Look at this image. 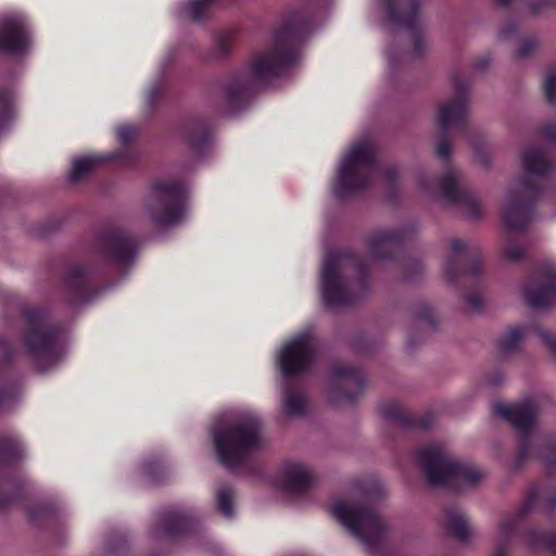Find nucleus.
Instances as JSON below:
<instances>
[{
  "label": "nucleus",
  "mask_w": 556,
  "mask_h": 556,
  "mask_svg": "<svg viewBox=\"0 0 556 556\" xmlns=\"http://www.w3.org/2000/svg\"><path fill=\"white\" fill-rule=\"evenodd\" d=\"M309 17L302 10H290L273 38L270 47L252 54L249 71L258 84L280 77L299 61V46L309 31Z\"/></svg>",
  "instance_id": "7ed1b4c3"
},
{
  "label": "nucleus",
  "mask_w": 556,
  "mask_h": 556,
  "mask_svg": "<svg viewBox=\"0 0 556 556\" xmlns=\"http://www.w3.org/2000/svg\"><path fill=\"white\" fill-rule=\"evenodd\" d=\"M505 379V376L503 374L502 370H495L493 374H491L488 378H486V381L490 386L492 387H497L500 386Z\"/></svg>",
  "instance_id": "8fccbe9b"
},
{
  "label": "nucleus",
  "mask_w": 556,
  "mask_h": 556,
  "mask_svg": "<svg viewBox=\"0 0 556 556\" xmlns=\"http://www.w3.org/2000/svg\"><path fill=\"white\" fill-rule=\"evenodd\" d=\"M500 7H507L511 0H493Z\"/></svg>",
  "instance_id": "6e6d98bb"
},
{
  "label": "nucleus",
  "mask_w": 556,
  "mask_h": 556,
  "mask_svg": "<svg viewBox=\"0 0 556 556\" xmlns=\"http://www.w3.org/2000/svg\"><path fill=\"white\" fill-rule=\"evenodd\" d=\"M540 135L556 144V124L549 123L540 128Z\"/></svg>",
  "instance_id": "09e8293b"
},
{
  "label": "nucleus",
  "mask_w": 556,
  "mask_h": 556,
  "mask_svg": "<svg viewBox=\"0 0 556 556\" xmlns=\"http://www.w3.org/2000/svg\"><path fill=\"white\" fill-rule=\"evenodd\" d=\"M128 154L126 151H115L103 154H93L77 159L73 163L72 170L68 179L71 181H78L88 175L96 166L110 162L127 161Z\"/></svg>",
  "instance_id": "c85d7f7f"
},
{
  "label": "nucleus",
  "mask_w": 556,
  "mask_h": 556,
  "mask_svg": "<svg viewBox=\"0 0 556 556\" xmlns=\"http://www.w3.org/2000/svg\"><path fill=\"white\" fill-rule=\"evenodd\" d=\"M22 345L38 371L54 367L62 358V325L47 306H26L22 311Z\"/></svg>",
  "instance_id": "39448f33"
},
{
  "label": "nucleus",
  "mask_w": 556,
  "mask_h": 556,
  "mask_svg": "<svg viewBox=\"0 0 556 556\" xmlns=\"http://www.w3.org/2000/svg\"><path fill=\"white\" fill-rule=\"evenodd\" d=\"M406 279L415 280L420 276L424 271L422 263L417 258H407L405 262Z\"/></svg>",
  "instance_id": "c03bdc74"
},
{
  "label": "nucleus",
  "mask_w": 556,
  "mask_h": 556,
  "mask_svg": "<svg viewBox=\"0 0 556 556\" xmlns=\"http://www.w3.org/2000/svg\"><path fill=\"white\" fill-rule=\"evenodd\" d=\"M527 330L528 329L525 327H510L506 333L497 339L496 346L498 353L503 356H507L516 352Z\"/></svg>",
  "instance_id": "f704fd0d"
},
{
  "label": "nucleus",
  "mask_w": 556,
  "mask_h": 556,
  "mask_svg": "<svg viewBox=\"0 0 556 556\" xmlns=\"http://www.w3.org/2000/svg\"><path fill=\"white\" fill-rule=\"evenodd\" d=\"M94 248L105 266L118 275H125L135 263L138 241L124 229L108 227L97 233Z\"/></svg>",
  "instance_id": "ddd939ff"
},
{
  "label": "nucleus",
  "mask_w": 556,
  "mask_h": 556,
  "mask_svg": "<svg viewBox=\"0 0 556 556\" xmlns=\"http://www.w3.org/2000/svg\"><path fill=\"white\" fill-rule=\"evenodd\" d=\"M539 505H543L544 513L552 516L556 508V490H543L532 486L521 507L514 515L503 518L498 526V541L493 556H508L511 540L517 535L525 518Z\"/></svg>",
  "instance_id": "2eb2a0df"
},
{
  "label": "nucleus",
  "mask_w": 556,
  "mask_h": 556,
  "mask_svg": "<svg viewBox=\"0 0 556 556\" xmlns=\"http://www.w3.org/2000/svg\"><path fill=\"white\" fill-rule=\"evenodd\" d=\"M236 0H189L185 11L194 23H201L208 18L210 11L213 7L222 4L226 5Z\"/></svg>",
  "instance_id": "72a5a7b5"
},
{
  "label": "nucleus",
  "mask_w": 556,
  "mask_h": 556,
  "mask_svg": "<svg viewBox=\"0 0 556 556\" xmlns=\"http://www.w3.org/2000/svg\"><path fill=\"white\" fill-rule=\"evenodd\" d=\"M233 497V489L228 484L220 486L216 492L217 509L226 518H232L235 515Z\"/></svg>",
  "instance_id": "e433bc0d"
},
{
  "label": "nucleus",
  "mask_w": 556,
  "mask_h": 556,
  "mask_svg": "<svg viewBox=\"0 0 556 556\" xmlns=\"http://www.w3.org/2000/svg\"><path fill=\"white\" fill-rule=\"evenodd\" d=\"M380 414L403 429H428L432 426L434 418L431 413L416 416L406 412L399 402L391 401L380 405Z\"/></svg>",
  "instance_id": "bb28decb"
},
{
  "label": "nucleus",
  "mask_w": 556,
  "mask_h": 556,
  "mask_svg": "<svg viewBox=\"0 0 556 556\" xmlns=\"http://www.w3.org/2000/svg\"><path fill=\"white\" fill-rule=\"evenodd\" d=\"M329 400L332 403H354L363 394L365 377L363 371L349 364H334L330 370Z\"/></svg>",
  "instance_id": "412c9836"
},
{
  "label": "nucleus",
  "mask_w": 556,
  "mask_h": 556,
  "mask_svg": "<svg viewBox=\"0 0 556 556\" xmlns=\"http://www.w3.org/2000/svg\"><path fill=\"white\" fill-rule=\"evenodd\" d=\"M536 46V40L534 38H529L518 47L515 52V56L518 59L527 58L534 52Z\"/></svg>",
  "instance_id": "49530a36"
},
{
  "label": "nucleus",
  "mask_w": 556,
  "mask_h": 556,
  "mask_svg": "<svg viewBox=\"0 0 556 556\" xmlns=\"http://www.w3.org/2000/svg\"><path fill=\"white\" fill-rule=\"evenodd\" d=\"M502 254L505 260L510 262L520 261L526 257L525 249L513 242H509L503 248Z\"/></svg>",
  "instance_id": "58836bf2"
},
{
  "label": "nucleus",
  "mask_w": 556,
  "mask_h": 556,
  "mask_svg": "<svg viewBox=\"0 0 556 556\" xmlns=\"http://www.w3.org/2000/svg\"><path fill=\"white\" fill-rule=\"evenodd\" d=\"M28 43L29 34L23 18L10 16L0 22V51L22 54L27 50Z\"/></svg>",
  "instance_id": "a878e982"
},
{
  "label": "nucleus",
  "mask_w": 556,
  "mask_h": 556,
  "mask_svg": "<svg viewBox=\"0 0 556 556\" xmlns=\"http://www.w3.org/2000/svg\"><path fill=\"white\" fill-rule=\"evenodd\" d=\"M415 318L421 321H425L430 327H435L437 321L433 316L432 309L427 304H421L415 312Z\"/></svg>",
  "instance_id": "a18cd8bd"
},
{
  "label": "nucleus",
  "mask_w": 556,
  "mask_h": 556,
  "mask_svg": "<svg viewBox=\"0 0 556 556\" xmlns=\"http://www.w3.org/2000/svg\"><path fill=\"white\" fill-rule=\"evenodd\" d=\"M281 475V489L288 493L305 494L312 488L313 471L304 465L287 463Z\"/></svg>",
  "instance_id": "cd10ccee"
},
{
  "label": "nucleus",
  "mask_w": 556,
  "mask_h": 556,
  "mask_svg": "<svg viewBox=\"0 0 556 556\" xmlns=\"http://www.w3.org/2000/svg\"><path fill=\"white\" fill-rule=\"evenodd\" d=\"M380 5L389 24L409 31L414 54L421 56L425 52V40L419 25L420 0H380Z\"/></svg>",
  "instance_id": "6ab92c4d"
},
{
  "label": "nucleus",
  "mask_w": 556,
  "mask_h": 556,
  "mask_svg": "<svg viewBox=\"0 0 556 556\" xmlns=\"http://www.w3.org/2000/svg\"><path fill=\"white\" fill-rule=\"evenodd\" d=\"M520 538L530 549H545L551 554H556V531H540L534 527H530L520 532Z\"/></svg>",
  "instance_id": "2f4dec72"
},
{
  "label": "nucleus",
  "mask_w": 556,
  "mask_h": 556,
  "mask_svg": "<svg viewBox=\"0 0 556 556\" xmlns=\"http://www.w3.org/2000/svg\"><path fill=\"white\" fill-rule=\"evenodd\" d=\"M525 174L507 194L503 210V224L509 231H525L531 224L536 204L545 198H556V166L541 147L521 152Z\"/></svg>",
  "instance_id": "f257e3e1"
},
{
  "label": "nucleus",
  "mask_w": 556,
  "mask_h": 556,
  "mask_svg": "<svg viewBox=\"0 0 556 556\" xmlns=\"http://www.w3.org/2000/svg\"><path fill=\"white\" fill-rule=\"evenodd\" d=\"M409 232L404 229H382L369 233L366 245L369 254L377 260H393L404 248Z\"/></svg>",
  "instance_id": "b1692460"
},
{
  "label": "nucleus",
  "mask_w": 556,
  "mask_h": 556,
  "mask_svg": "<svg viewBox=\"0 0 556 556\" xmlns=\"http://www.w3.org/2000/svg\"><path fill=\"white\" fill-rule=\"evenodd\" d=\"M188 188L180 179H159L151 185L149 211L159 226L178 224L185 214Z\"/></svg>",
  "instance_id": "f8f14e48"
},
{
  "label": "nucleus",
  "mask_w": 556,
  "mask_h": 556,
  "mask_svg": "<svg viewBox=\"0 0 556 556\" xmlns=\"http://www.w3.org/2000/svg\"><path fill=\"white\" fill-rule=\"evenodd\" d=\"M517 33V25L515 23H508L501 29V37L504 39L511 38Z\"/></svg>",
  "instance_id": "3c124183"
},
{
  "label": "nucleus",
  "mask_w": 556,
  "mask_h": 556,
  "mask_svg": "<svg viewBox=\"0 0 556 556\" xmlns=\"http://www.w3.org/2000/svg\"><path fill=\"white\" fill-rule=\"evenodd\" d=\"M162 89L160 86H154L149 90L148 101L150 105H154L159 98L161 97Z\"/></svg>",
  "instance_id": "603ef678"
},
{
  "label": "nucleus",
  "mask_w": 556,
  "mask_h": 556,
  "mask_svg": "<svg viewBox=\"0 0 556 556\" xmlns=\"http://www.w3.org/2000/svg\"><path fill=\"white\" fill-rule=\"evenodd\" d=\"M200 530L199 520L191 511L166 508L157 513L153 532L155 536L179 540Z\"/></svg>",
  "instance_id": "4be33fe9"
},
{
  "label": "nucleus",
  "mask_w": 556,
  "mask_h": 556,
  "mask_svg": "<svg viewBox=\"0 0 556 556\" xmlns=\"http://www.w3.org/2000/svg\"><path fill=\"white\" fill-rule=\"evenodd\" d=\"M109 554H110V556H114L115 552L112 548H110Z\"/></svg>",
  "instance_id": "13d9d810"
},
{
  "label": "nucleus",
  "mask_w": 556,
  "mask_h": 556,
  "mask_svg": "<svg viewBox=\"0 0 556 556\" xmlns=\"http://www.w3.org/2000/svg\"><path fill=\"white\" fill-rule=\"evenodd\" d=\"M383 175L390 185H394L397 179V170L394 167H388L384 169Z\"/></svg>",
  "instance_id": "864d4df0"
},
{
  "label": "nucleus",
  "mask_w": 556,
  "mask_h": 556,
  "mask_svg": "<svg viewBox=\"0 0 556 556\" xmlns=\"http://www.w3.org/2000/svg\"><path fill=\"white\" fill-rule=\"evenodd\" d=\"M495 415L508 421L518 433V453L514 469H520L531 457L540 458L549 477L556 471V440L553 437L536 438L532 442L531 431L536 419V405L531 399L516 404L495 403L492 407Z\"/></svg>",
  "instance_id": "20e7f679"
},
{
  "label": "nucleus",
  "mask_w": 556,
  "mask_h": 556,
  "mask_svg": "<svg viewBox=\"0 0 556 556\" xmlns=\"http://www.w3.org/2000/svg\"><path fill=\"white\" fill-rule=\"evenodd\" d=\"M330 513L354 536L361 540L371 554L379 556L387 528L375 509L365 506H350L343 501H338L331 505Z\"/></svg>",
  "instance_id": "9b49d317"
},
{
  "label": "nucleus",
  "mask_w": 556,
  "mask_h": 556,
  "mask_svg": "<svg viewBox=\"0 0 556 556\" xmlns=\"http://www.w3.org/2000/svg\"><path fill=\"white\" fill-rule=\"evenodd\" d=\"M444 527L450 536L466 542L471 536L469 520L456 506L443 509Z\"/></svg>",
  "instance_id": "c756f323"
},
{
  "label": "nucleus",
  "mask_w": 556,
  "mask_h": 556,
  "mask_svg": "<svg viewBox=\"0 0 556 556\" xmlns=\"http://www.w3.org/2000/svg\"><path fill=\"white\" fill-rule=\"evenodd\" d=\"M181 137L193 154L202 156L212 146L213 128L207 118L192 116L182 125Z\"/></svg>",
  "instance_id": "393cba45"
},
{
  "label": "nucleus",
  "mask_w": 556,
  "mask_h": 556,
  "mask_svg": "<svg viewBox=\"0 0 556 556\" xmlns=\"http://www.w3.org/2000/svg\"><path fill=\"white\" fill-rule=\"evenodd\" d=\"M24 456V446L16 435H0V509L24 498L29 482L17 468Z\"/></svg>",
  "instance_id": "9d476101"
},
{
  "label": "nucleus",
  "mask_w": 556,
  "mask_h": 556,
  "mask_svg": "<svg viewBox=\"0 0 556 556\" xmlns=\"http://www.w3.org/2000/svg\"><path fill=\"white\" fill-rule=\"evenodd\" d=\"M262 421L255 415L238 419L212 430L218 462L230 470L245 465L253 452L262 446Z\"/></svg>",
  "instance_id": "423d86ee"
},
{
  "label": "nucleus",
  "mask_w": 556,
  "mask_h": 556,
  "mask_svg": "<svg viewBox=\"0 0 556 556\" xmlns=\"http://www.w3.org/2000/svg\"><path fill=\"white\" fill-rule=\"evenodd\" d=\"M117 549L118 552L116 553L117 556H119L121 553H123L124 551H126L127 546H126V541L122 538H118V541H117Z\"/></svg>",
  "instance_id": "5fc2aeb1"
},
{
  "label": "nucleus",
  "mask_w": 556,
  "mask_h": 556,
  "mask_svg": "<svg viewBox=\"0 0 556 556\" xmlns=\"http://www.w3.org/2000/svg\"><path fill=\"white\" fill-rule=\"evenodd\" d=\"M451 254L443 265V275L451 285H458L460 279L470 282L471 290L463 298L467 305L476 312L482 309L483 299L478 291L483 275L482 251L477 244H468L462 239H452Z\"/></svg>",
  "instance_id": "1a4fd4ad"
},
{
  "label": "nucleus",
  "mask_w": 556,
  "mask_h": 556,
  "mask_svg": "<svg viewBox=\"0 0 556 556\" xmlns=\"http://www.w3.org/2000/svg\"><path fill=\"white\" fill-rule=\"evenodd\" d=\"M22 378L11 343L0 336V408L17 399Z\"/></svg>",
  "instance_id": "5701e85b"
},
{
  "label": "nucleus",
  "mask_w": 556,
  "mask_h": 556,
  "mask_svg": "<svg viewBox=\"0 0 556 556\" xmlns=\"http://www.w3.org/2000/svg\"><path fill=\"white\" fill-rule=\"evenodd\" d=\"M419 186L427 191L435 189L440 198L446 203L464 207L467 215L471 218L479 217V201L470 189L459 186L458 174L454 168L448 167L445 175L437 177L431 181L420 178Z\"/></svg>",
  "instance_id": "dca6fc26"
},
{
  "label": "nucleus",
  "mask_w": 556,
  "mask_h": 556,
  "mask_svg": "<svg viewBox=\"0 0 556 556\" xmlns=\"http://www.w3.org/2000/svg\"><path fill=\"white\" fill-rule=\"evenodd\" d=\"M135 136L136 129L132 126L124 125L116 129V138L124 148L131 143Z\"/></svg>",
  "instance_id": "37998d69"
},
{
  "label": "nucleus",
  "mask_w": 556,
  "mask_h": 556,
  "mask_svg": "<svg viewBox=\"0 0 556 556\" xmlns=\"http://www.w3.org/2000/svg\"><path fill=\"white\" fill-rule=\"evenodd\" d=\"M415 460L431 485L459 491L464 485H476L482 478L475 467L452 458L442 444L417 450Z\"/></svg>",
  "instance_id": "6e6552de"
},
{
  "label": "nucleus",
  "mask_w": 556,
  "mask_h": 556,
  "mask_svg": "<svg viewBox=\"0 0 556 556\" xmlns=\"http://www.w3.org/2000/svg\"><path fill=\"white\" fill-rule=\"evenodd\" d=\"M235 34L233 33H220L214 38V49L218 56H227L233 46Z\"/></svg>",
  "instance_id": "4c0bfd02"
},
{
  "label": "nucleus",
  "mask_w": 556,
  "mask_h": 556,
  "mask_svg": "<svg viewBox=\"0 0 556 556\" xmlns=\"http://www.w3.org/2000/svg\"><path fill=\"white\" fill-rule=\"evenodd\" d=\"M380 164L375 146L368 141L354 143L343 155L332 182L337 199L358 194L371 186Z\"/></svg>",
  "instance_id": "0eeeda50"
},
{
  "label": "nucleus",
  "mask_w": 556,
  "mask_h": 556,
  "mask_svg": "<svg viewBox=\"0 0 556 556\" xmlns=\"http://www.w3.org/2000/svg\"><path fill=\"white\" fill-rule=\"evenodd\" d=\"M315 361V346L308 332H302L288 341L280 350L278 365L282 378L291 379L309 370Z\"/></svg>",
  "instance_id": "a211bd4d"
},
{
  "label": "nucleus",
  "mask_w": 556,
  "mask_h": 556,
  "mask_svg": "<svg viewBox=\"0 0 556 556\" xmlns=\"http://www.w3.org/2000/svg\"><path fill=\"white\" fill-rule=\"evenodd\" d=\"M144 470L152 480L161 482L165 468L160 459H154L144 464Z\"/></svg>",
  "instance_id": "a19ab883"
},
{
  "label": "nucleus",
  "mask_w": 556,
  "mask_h": 556,
  "mask_svg": "<svg viewBox=\"0 0 556 556\" xmlns=\"http://www.w3.org/2000/svg\"><path fill=\"white\" fill-rule=\"evenodd\" d=\"M224 96L232 109L239 110L252 98L253 86L238 74L225 86Z\"/></svg>",
  "instance_id": "7c9ffc66"
},
{
  "label": "nucleus",
  "mask_w": 556,
  "mask_h": 556,
  "mask_svg": "<svg viewBox=\"0 0 556 556\" xmlns=\"http://www.w3.org/2000/svg\"><path fill=\"white\" fill-rule=\"evenodd\" d=\"M485 66H486V62H483L482 64H478V65H477V67H478L479 70H482V68H484Z\"/></svg>",
  "instance_id": "4d7b16f0"
},
{
  "label": "nucleus",
  "mask_w": 556,
  "mask_h": 556,
  "mask_svg": "<svg viewBox=\"0 0 556 556\" xmlns=\"http://www.w3.org/2000/svg\"><path fill=\"white\" fill-rule=\"evenodd\" d=\"M365 258L351 250L331 251L320 274V293L326 307H348L364 300L370 288Z\"/></svg>",
  "instance_id": "f03ea898"
},
{
  "label": "nucleus",
  "mask_w": 556,
  "mask_h": 556,
  "mask_svg": "<svg viewBox=\"0 0 556 556\" xmlns=\"http://www.w3.org/2000/svg\"><path fill=\"white\" fill-rule=\"evenodd\" d=\"M29 521L38 527H49L59 521V511L50 503H36L27 507Z\"/></svg>",
  "instance_id": "473e14b6"
},
{
  "label": "nucleus",
  "mask_w": 556,
  "mask_h": 556,
  "mask_svg": "<svg viewBox=\"0 0 556 556\" xmlns=\"http://www.w3.org/2000/svg\"><path fill=\"white\" fill-rule=\"evenodd\" d=\"M533 331L542 340L548 351L556 357V334L544 330L540 326H534Z\"/></svg>",
  "instance_id": "ea45409f"
},
{
  "label": "nucleus",
  "mask_w": 556,
  "mask_h": 556,
  "mask_svg": "<svg viewBox=\"0 0 556 556\" xmlns=\"http://www.w3.org/2000/svg\"><path fill=\"white\" fill-rule=\"evenodd\" d=\"M306 401L304 395L287 386L283 394V409L287 415L300 416L305 412Z\"/></svg>",
  "instance_id": "c9c22d12"
},
{
  "label": "nucleus",
  "mask_w": 556,
  "mask_h": 556,
  "mask_svg": "<svg viewBox=\"0 0 556 556\" xmlns=\"http://www.w3.org/2000/svg\"><path fill=\"white\" fill-rule=\"evenodd\" d=\"M544 92L549 103L556 104V72L547 73L544 80Z\"/></svg>",
  "instance_id": "79ce46f5"
},
{
  "label": "nucleus",
  "mask_w": 556,
  "mask_h": 556,
  "mask_svg": "<svg viewBox=\"0 0 556 556\" xmlns=\"http://www.w3.org/2000/svg\"><path fill=\"white\" fill-rule=\"evenodd\" d=\"M105 281L106 274L102 270L75 264L67 267L62 288L71 304H81L91 300Z\"/></svg>",
  "instance_id": "f3484780"
},
{
  "label": "nucleus",
  "mask_w": 556,
  "mask_h": 556,
  "mask_svg": "<svg viewBox=\"0 0 556 556\" xmlns=\"http://www.w3.org/2000/svg\"><path fill=\"white\" fill-rule=\"evenodd\" d=\"M533 13L547 8H556V0H521Z\"/></svg>",
  "instance_id": "de8ad7c7"
},
{
  "label": "nucleus",
  "mask_w": 556,
  "mask_h": 556,
  "mask_svg": "<svg viewBox=\"0 0 556 556\" xmlns=\"http://www.w3.org/2000/svg\"><path fill=\"white\" fill-rule=\"evenodd\" d=\"M522 295L532 308H547L556 302V263H539L522 285Z\"/></svg>",
  "instance_id": "aec40b11"
},
{
  "label": "nucleus",
  "mask_w": 556,
  "mask_h": 556,
  "mask_svg": "<svg viewBox=\"0 0 556 556\" xmlns=\"http://www.w3.org/2000/svg\"><path fill=\"white\" fill-rule=\"evenodd\" d=\"M455 96L448 102L442 104L438 112V123L440 136L437 143V154L445 162L450 161L452 146L448 140V129L451 126L465 130L468 126L467 106L469 83L466 78L457 75L453 76Z\"/></svg>",
  "instance_id": "4468645a"
}]
</instances>
